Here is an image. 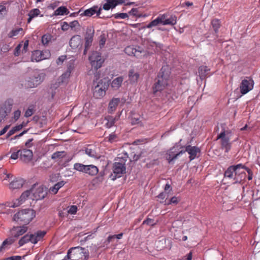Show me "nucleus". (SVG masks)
<instances>
[{"label": "nucleus", "instance_id": "nucleus-1", "mask_svg": "<svg viewBox=\"0 0 260 260\" xmlns=\"http://www.w3.org/2000/svg\"><path fill=\"white\" fill-rule=\"evenodd\" d=\"M128 157V154L125 152L119 154L118 156L115 159V161L112 167V173L110 175L111 180L114 181L126 173L125 164Z\"/></svg>", "mask_w": 260, "mask_h": 260}, {"label": "nucleus", "instance_id": "nucleus-2", "mask_svg": "<svg viewBox=\"0 0 260 260\" xmlns=\"http://www.w3.org/2000/svg\"><path fill=\"white\" fill-rule=\"evenodd\" d=\"M171 72L167 66H162L159 72L156 81L153 86L154 92L162 90L168 85Z\"/></svg>", "mask_w": 260, "mask_h": 260}, {"label": "nucleus", "instance_id": "nucleus-3", "mask_svg": "<svg viewBox=\"0 0 260 260\" xmlns=\"http://www.w3.org/2000/svg\"><path fill=\"white\" fill-rule=\"evenodd\" d=\"M36 216V212L32 209H25L15 213L13 220L19 224L26 226Z\"/></svg>", "mask_w": 260, "mask_h": 260}, {"label": "nucleus", "instance_id": "nucleus-4", "mask_svg": "<svg viewBox=\"0 0 260 260\" xmlns=\"http://www.w3.org/2000/svg\"><path fill=\"white\" fill-rule=\"evenodd\" d=\"M108 84L103 80L98 82H93V94L96 99H101L106 94V91L108 87Z\"/></svg>", "mask_w": 260, "mask_h": 260}, {"label": "nucleus", "instance_id": "nucleus-5", "mask_svg": "<svg viewBox=\"0 0 260 260\" xmlns=\"http://www.w3.org/2000/svg\"><path fill=\"white\" fill-rule=\"evenodd\" d=\"M72 260H87L89 257V252L85 248L80 246L72 247Z\"/></svg>", "mask_w": 260, "mask_h": 260}, {"label": "nucleus", "instance_id": "nucleus-6", "mask_svg": "<svg viewBox=\"0 0 260 260\" xmlns=\"http://www.w3.org/2000/svg\"><path fill=\"white\" fill-rule=\"evenodd\" d=\"M89 60L92 68L95 70L101 68L105 60L102 57L101 53L98 51H93L89 56Z\"/></svg>", "mask_w": 260, "mask_h": 260}, {"label": "nucleus", "instance_id": "nucleus-7", "mask_svg": "<svg viewBox=\"0 0 260 260\" xmlns=\"http://www.w3.org/2000/svg\"><path fill=\"white\" fill-rule=\"evenodd\" d=\"M224 124H222V132L217 136V140L220 139L221 148L224 150L225 152L228 153L231 149V143L230 142V138L225 136V129L223 127Z\"/></svg>", "mask_w": 260, "mask_h": 260}, {"label": "nucleus", "instance_id": "nucleus-8", "mask_svg": "<svg viewBox=\"0 0 260 260\" xmlns=\"http://www.w3.org/2000/svg\"><path fill=\"white\" fill-rule=\"evenodd\" d=\"M242 167L243 165L242 164L230 166L225 171L224 177L231 180L232 181V183L235 184L238 169H242Z\"/></svg>", "mask_w": 260, "mask_h": 260}, {"label": "nucleus", "instance_id": "nucleus-9", "mask_svg": "<svg viewBox=\"0 0 260 260\" xmlns=\"http://www.w3.org/2000/svg\"><path fill=\"white\" fill-rule=\"evenodd\" d=\"M254 81L250 77H246L240 84V90L242 94H245L253 88Z\"/></svg>", "mask_w": 260, "mask_h": 260}, {"label": "nucleus", "instance_id": "nucleus-10", "mask_svg": "<svg viewBox=\"0 0 260 260\" xmlns=\"http://www.w3.org/2000/svg\"><path fill=\"white\" fill-rule=\"evenodd\" d=\"M30 192L29 190L23 192L19 198L14 199L12 202H7L5 205L12 208H15L20 205L29 196Z\"/></svg>", "mask_w": 260, "mask_h": 260}, {"label": "nucleus", "instance_id": "nucleus-11", "mask_svg": "<svg viewBox=\"0 0 260 260\" xmlns=\"http://www.w3.org/2000/svg\"><path fill=\"white\" fill-rule=\"evenodd\" d=\"M32 192L34 197L33 200L38 201L44 199L48 193V190L46 187L41 185L32 189Z\"/></svg>", "mask_w": 260, "mask_h": 260}, {"label": "nucleus", "instance_id": "nucleus-12", "mask_svg": "<svg viewBox=\"0 0 260 260\" xmlns=\"http://www.w3.org/2000/svg\"><path fill=\"white\" fill-rule=\"evenodd\" d=\"M42 82L41 76L39 74H35L29 78L26 81L25 85L27 88H34Z\"/></svg>", "mask_w": 260, "mask_h": 260}, {"label": "nucleus", "instance_id": "nucleus-13", "mask_svg": "<svg viewBox=\"0 0 260 260\" xmlns=\"http://www.w3.org/2000/svg\"><path fill=\"white\" fill-rule=\"evenodd\" d=\"M182 139H180L179 142L176 143L175 145L171 148L166 153V159L169 164H171L173 161L175 160L177 158H174V156L178 152V148L179 147V143H180Z\"/></svg>", "mask_w": 260, "mask_h": 260}, {"label": "nucleus", "instance_id": "nucleus-14", "mask_svg": "<svg viewBox=\"0 0 260 260\" xmlns=\"http://www.w3.org/2000/svg\"><path fill=\"white\" fill-rule=\"evenodd\" d=\"M185 148H186V152L189 155V158L190 161H191L195 159L196 157H199L198 156V154L201 152L200 148L197 146H192L190 145H188L186 146Z\"/></svg>", "mask_w": 260, "mask_h": 260}, {"label": "nucleus", "instance_id": "nucleus-15", "mask_svg": "<svg viewBox=\"0 0 260 260\" xmlns=\"http://www.w3.org/2000/svg\"><path fill=\"white\" fill-rule=\"evenodd\" d=\"M28 230V227L22 225V226H13L11 230V235L14 238H18L23 235Z\"/></svg>", "mask_w": 260, "mask_h": 260}, {"label": "nucleus", "instance_id": "nucleus-16", "mask_svg": "<svg viewBox=\"0 0 260 260\" xmlns=\"http://www.w3.org/2000/svg\"><path fill=\"white\" fill-rule=\"evenodd\" d=\"M33 156L32 151L27 148L20 149V159L23 162H28L31 160Z\"/></svg>", "mask_w": 260, "mask_h": 260}, {"label": "nucleus", "instance_id": "nucleus-17", "mask_svg": "<svg viewBox=\"0 0 260 260\" xmlns=\"http://www.w3.org/2000/svg\"><path fill=\"white\" fill-rule=\"evenodd\" d=\"M210 71L209 69L207 66H201L199 68L198 73L199 76L201 80L205 79L208 76H210Z\"/></svg>", "mask_w": 260, "mask_h": 260}, {"label": "nucleus", "instance_id": "nucleus-18", "mask_svg": "<svg viewBox=\"0 0 260 260\" xmlns=\"http://www.w3.org/2000/svg\"><path fill=\"white\" fill-rule=\"evenodd\" d=\"M25 181L21 178H15L9 184L10 188L12 189H19L24 184Z\"/></svg>", "mask_w": 260, "mask_h": 260}, {"label": "nucleus", "instance_id": "nucleus-19", "mask_svg": "<svg viewBox=\"0 0 260 260\" xmlns=\"http://www.w3.org/2000/svg\"><path fill=\"white\" fill-rule=\"evenodd\" d=\"M46 234V231L40 230L37 231L34 234H31V236H32V243L34 244L37 243L38 242L43 239Z\"/></svg>", "mask_w": 260, "mask_h": 260}, {"label": "nucleus", "instance_id": "nucleus-20", "mask_svg": "<svg viewBox=\"0 0 260 260\" xmlns=\"http://www.w3.org/2000/svg\"><path fill=\"white\" fill-rule=\"evenodd\" d=\"M120 116V114L115 116L114 117L110 115L106 116L105 117V120L107 121V122L105 123V126L109 128L114 126L115 122L119 120Z\"/></svg>", "mask_w": 260, "mask_h": 260}, {"label": "nucleus", "instance_id": "nucleus-21", "mask_svg": "<svg viewBox=\"0 0 260 260\" xmlns=\"http://www.w3.org/2000/svg\"><path fill=\"white\" fill-rule=\"evenodd\" d=\"M128 80L131 84L137 83L140 77L138 72H136L134 69H131L128 71Z\"/></svg>", "mask_w": 260, "mask_h": 260}, {"label": "nucleus", "instance_id": "nucleus-22", "mask_svg": "<svg viewBox=\"0 0 260 260\" xmlns=\"http://www.w3.org/2000/svg\"><path fill=\"white\" fill-rule=\"evenodd\" d=\"M120 102L119 98H113L109 102L108 111L109 113L114 112Z\"/></svg>", "mask_w": 260, "mask_h": 260}, {"label": "nucleus", "instance_id": "nucleus-23", "mask_svg": "<svg viewBox=\"0 0 260 260\" xmlns=\"http://www.w3.org/2000/svg\"><path fill=\"white\" fill-rule=\"evenodd\" d=\"M86 168L84 173L90 176H95L99 172L98 167L93 165H86Z\"/></svg>", "mask_w": 260, "mask_h": 260}, {"label": "nucleus", "instance_id": "nucleus-24", "mask_svg": "<svg viewBox=\"0 0 260 260\" xmlns=\"http://www.w3.org/2000/svg\"><path fill=\"white\" fill-rule=\"evenodd\" d=\"M85 152L90 157L93 158H98L99 157L96 151V147L94 145H88L85 148Z\"/></svg>", "mask_w": 260, "mask_h": 260}, {"label": "nucleus", "instance_id": "nucleus-25", "mask_svg": "<svg viewBox=\"0 0 260 260\" xmlns=\"http://www.w3.org/2000/svg\"><path fill=\"white\" fill-rule=\"evenodd\" d=\"M13 105V101L11 99H9L5 102L4 104L0 107L3 109L7 115L11 111L12 106Z\"/></svg>", "mask_w": 260, "mask_h": 260}, {"label": "nucleus", "instance_id": "nucleus-26", "mask_svg": "<svg viewBox=\"0 0 260 260\" xmlns=\"http://www.w3.org/2000/svg\"><path fill=\"white\" fill-rule=\"evenodd\" d=\"M241 169H238L235 184L241 183L246 178V173L244 171H241Z\"/></svg>", "mask_w": 260, "mask_h": 260}, {"label": "nucleus", "instance_id": "nucleus-27", "mask_svg": "<svg viewBox=\"0 0 260 260\" xmlns=\"http://www.w3.org/2000/svg\"><path fill=\"white\" fill-rule=\"evenodd\" d=\"M42 51L35 50L32 53L31 60L39 62L43 59L48 58V57H41Z\"/></svg>", "mask_w": 260, "mask_h": 260}, {"label": "nucleus", "instance_id": "nucleus-28", "mask_svg": "<svg viewBox=\"0 0 260 260\" xmlns=\"http://www.w3.org/2000/svg\"><path fill=\"white\" fill-rule=\"evenodd\" d=\"M66 182L61 181L57 182L53 186L50 187L48 191L52 194H55L57 193L58 190L65 184Z\"/></svg>", "mask_w": 260, "mask_h": 260}, {"label": "nucleus", "instance_id": "nucleus-29", "mask_svg": "<svg viewBox=\"0 0 260 260\" xmlns=\"http://www.w3.org/2000/svg\"><path fill=\"white\" fill-rule=\"evenodd\" d=\"M123 81V78L122 76L118 77L114 79L111 83V87L114 90H117L121 86Z\"/></svg>", "mask_w": 260, "mask_h": 260}, {"label": "nucleus", "instance_id": "nucleus-30", "mask_svg": "<svg viewBox=\"0 0 260 260\" xmlns=\"http://www.w3.org/2000/svg\"><path fill=\"white\" fill-rule=\"evenodd\" d=\"M98 9V6H93L89 9L85 10L83 13L81 14L80 15L82 16H85L87 17H91L95 13L96 11Z\"/></svg>", "mask_w": 260, "mask_h": 260}, {"label": "nucleus", "instance_id": "nucleus-31", "mask_svg": "<svg viewBox=\"0 0 260 260\" xmlns=\"http://www.w3.org/2000/svg\"><path fill=\"white\" fill-rule=\"evenodd\" d=\"M32 236H31V234H27L23 236L18 242V244L20 246H22L25 244L30 242L32 243Z\"/></svg>", "mask_w": 260, "mask_h": 260}, {"label": "nucleus", "instance_id": "nucleus-32", "mask_svg": "<svg viewBox=\"0 0 260 260\" xmlns=\"http://www.w3.org/2000/svg\"><path fill=\"white\" fill-rule=\"evenodd\" d=\"M74 69V63L72 61H70L67 65V70L66 72L62 75L63 78H69L72 72Z\"/></svg>", "mask_w": 260, "mask_h": 260}, {"label": "nucleus", "instance_id": "nucleus-33", "mask_svg": "<svg viewBox=\"0 0 260 260\" xmlns=\"http://www.w3.org/2000/svg\"><path fill=\"white\" fill-rule=\"evenodd\" d=\"M25 126V124H24L23 123L15 126L7 133L6 138H9L11 136L14 134L16 132L21 130Z\"/></svg>", "mask_w": 260, "mask_h": 260}, {"label": "nucleus", "instance_id": "nucleus-34", "mask_svg": "<svg viewBox=\"0 0 260 260\" xmlns=\"http://www.w3.org/2000/svg\"><path fill=\"white\" fill-rule=\"evenodd\" d=\"M159 24H161L160 19H159L158 17L154 20L151 21L148 24L146 25H143L141 26L139 29L140 30L141 29H145V28H150L153 26H156L158 25Z\"/></svg>", "mask_w": 260, "mask_h": 260}, {"label": "nucleus", "instance_id": "nucleus-35", "mask_svg": "<svg viewBox=\"0 0 260 260\" xmlns=\"http://www.w3.org/2000/svg\"><path fill=\"white\" fill-rule=\"evenodd\" d=\"M94 29L93 26L87 27L86 30L84 39H93Z\"/></svg>", "mask_w": 260, "mask_h": 260}, {"label": "nucleus", "instance_id": "nucleus-36", "mask_svg": "<svg viewBox=\"0 0 260 260\" xmlns=\"http://www.w3.org/2000/svg\"><path fill=\"white\" fill-rule=\"evenodd\" d=\"M211 24L215 32L217 34L221 26V22L220 20L217 18L213 19L211 21Z\"/></svg>", "mask_w": 260, "mask_h": 260}, {"label": "nucleus", "instance_id": "nucleus-37", "mask_svg": "<svg viewBox=\"0 0 260 260\" xmlns=\"http://www.w3.org/2000/svg\"><path fill=\"white\" fill-rule=\"evenodd\" d=\"M69 13L68 9L64 6L59 7L54 11L55 15H67Z\"/></svg>", "mask_w": 260, "mask_h": 260}, {"label": "nucleus", "instance_id": "nucleus-38", "mask_svg": "<svg viewBox=\"0 0 260 260\" xmlns=\"http://www.w3.org/2000/svg\"><path fill=\"white\" fill-rule=\"evenodd\" d=\"M177 23V17L175 15H171L169 18H167L164 22V25H174Z\"/></svg>", "mask_w": 260, "mask_h": 260}, {"label": "nucleus", "instance_id": "nucleus-39", "mask_svg": "<svg viewBox=\"0 0 260 260\" xmlns=\"http://www.w3.org/2000/svg\"><path fill=\"white\" fill-rule=\"evenodd\" d=\"M105 141L113 143L118 141V137L115 132L112 133L109 136L105 138Z\"/></svg>", "mask_w": 260, "mask_h": 260}, {"label": "nucleus", "instance_id": "nucleus-40", "mask_svg": "<svg viewBox=\"0 0 260 260\" xmlns=\"http://www.w3.org/2000/svg\"><path fill=\"white\" fill-rule=\"evenodd\" d=\"M106 3L103 5V9L105 10H109L110 9H114L115 6L113 0H105Z\"/></svg>", "mask_w": 260, "mask_h": 260}, {"label": "nucleus", "instance_id": "nucleus-41", "mask_svg": "<svg viewBox=\"0 0 260 260\" xmlns=\"http://www.w3.org/2000/svg\"><path fill=\"white\" fill-rule=\"evenodd\" d=\"M52 38V35L49 34H46L44 35L42 37V39H41L42 43L44 46L48 45L49 43L50 42H51Z\"/></svg>", "mask_w": 260, "mask_h": 260}, {"label": "nucleus", "instance_id": "nucleus-42", "mask_svg": "<svg viewBox=\"0 0 260 260\" xmlns=\"http://www.w3.org/2000/svg\"><path fill=\"white\" fill-rule=\"evenodd\" d=\"M125 52L128 55L136 56L137 52H140L133 46H127L125 48Z\"/></svg>", "mask_w": 260, "mask_h": 260}, {"label": "nucleus", "instance_id": "nucleus-43", "mask_svg": "<svg viewBox=\"0 0 260 260\" xmlns=\"http://www.w3.org/2000/svg\"><path fill=\"white\" fill-rule=\"evenodd\" d=\"M14 240L12 238H7L2 243V245L0 246V252H2L4 249H5V247L7 245H11Z\"/></svg>", "mask_w": 260, "mask_h": 260}, {"label": "nucleus", "instance_id": "nucleus-44", "mask_svg": "<svg viewBox=\"0 0 260 260\" xmlns=\"http://www.w3.org/2000/svg\"><path fill=\"white\" fill-rule=\"evenodd\" d=\"M66 154V153L64 151H57L52 154L51 158L53 159L62 158Z\"/></svg>", "mask_w": 260, "mask_h": 260}, {"label": "nucleus", "instance_id": "nucleus-45", "mask_svg": "<svg viewBox=\"0 0 260 260\" xmlns=\"http://www.w3.org/2000/svg\"><path fill=\"white\" fill-rule=\"evenodd\" d=\"M86 165L80 163H75L74 165V169L78 171L84 173Z\"/></svg>", "mask_w": 260, "mask_h": 260}, {"label": "nucleus", "instance_id": "nucleus-46", "mask_svg": "<svg viewBox=\"0 0 260 260\" xmlns=\"http://www.w3.org/2000/svg\"><path fill=\"white\" fill-rule=\"evenodd\" d=\"M93 40V39H85V42L84 45V49L83 51L84 55L86 54L87 50L89 49V48L92 45Z\"/></svg>", "mask_w": 260, "mask_h": 260}, {"label": "nucleus", "instance_id": "nucleus-47", "mask_svg": "<svg viewBox=\"0 0 260 260\" xmlns=\"http://www.w3.org/2000/svg\"><path fill=\"white\" fill-rule=\"evenodd\" d=\"M111 16L114 17L115 19H125L128 17V14L125 13H118L113 14Z\"/></svg>", "mask_w": 260, "mask_h": 260}, {"label": "nucleus", "instance_id": "nucleus-48", "mask_svg": "<svg viewBox=\"0 0 260 260\" xmlns=\"http://www.w3.org/2000/svg\"><path fill=\"white\" fill-rule=\"evenodd\" d=\"M128 14L138 18H140L142 16V15L139 13L138 8L132 9V10L128 12Z\"/></svg>", "mask_w": 260, "mask_h": 260}, {"label": "nucleus", "instance_id": "nucleus-49", "mask_svg": "<svg viewBox=\"0 0 260 260\" xmlns=\"http://www.w3.org/2000/svg\"><path fill=\"white\" fill-rule=\"evenodd\" d=\"M180 201V199H178V198L176 196H174L171 198L168 202H166L165 204L167 205H170L171 204L177 205Z\"/></svg>", "mask_w": 260, "mask_h": 260}, {"label": "nucleus", "instance_id": "nucleus-50", "mask_svg": "<svg viewBox=\"0 0 260 260\" xmlns=\"http://www.w3.org/2000/svg\"><path fill=\"white\" fill-rule=\"evenodd\" d=\"M22 28H18L12 30L8 35L10 38H12L14 36H17L20 31H22Z\"/></svg>", "mask_w": 260, "mask_h": 260}, {"label": "nucleus", "instance_id": "nucleus-51", "mask_svg": "<svg viewBox=\"0 0 260 260\" xmlns=\"http://www.w3.org/2000/svg\"><path fill=\"white\" fill-rule=\"evenodd\" d=\"M40 13V11L39 9H34L31 10L29 13L28 16H30L31 18H34L38 16Z\"/></svg>", "mask_w": 260, "mask_h": 260}, {"label": "nucleus", "instance_id": "nucleus-52", "mask_svg": "<svg viewBox=\"0 0 260 260\" xmlns=\"http://www.w3.org/2000/svg\"><path fill=\"white\" fill-rule=\"evenodd\" d=\"M179 147L178 148V152L177 154H176V155L174 156V158H177L178 156H179V155H180L181 154H182L183 153H184L185 152H186V148H185V149H182L181 150H180V149H182V148H185V146H181L180 145V143H179Z\"/></svg>", "mask_w": 260, "mask_h": 260}, {"label": "nucleus", "instance_id": "nucleus-53", "mask_svg": "<svg viewBox=\"0 0 260 260\" xmlns=\"http://www.w3.org/2000/svg\"><path fill=\"white\" fill-rule=\"evenodd\" d=\"M242 169L246 170L248 174V180H251L252 179V172L251 170L243 165Z\"/></svg>", "mask_w": 260, "mask_h": 260}, {"label": "nucleus", "instance_id": "nucleus-54", "mask_svg": "<svg viewBox=\"0 0 260 260\" xmlns=\"http://www.w3.org/2000/svg\"><path fill=\"white\" fill-rule=\"evenodd\" d=\"M143 224H147L151 226H153L155 225V223L154 222V219L147 218L146 219L143 221Z\"/></svg>", "mask_w": 260, "mask_h": 260}, {"label": "nucleus", "instance_id": "nucleus-55", "mask_svg": "<svg viewBox=\"0 0 260 260\" xmlns=\"http://www.w3.org/2000/svg\"><path fill=\"white\" fill-rule=\"evenodd\" d=\"M21 47H22L21 44H19L15 48V50H14V55L15 56H18L20 55Z\"/></svg>", "mask_w": 260, "mask_h": 260}, {"label": "nucleus", "instance_id": "nucleus-56", "mask_svg": "<svg viewBox=\"0 0 260 260\" xmlns=\"http://www.w3.org/2000/svg\"><path fill=\"white\" fill-rule=\"evenodd\" d=\"M106 39L104 35H102L100 36V46L101 48H103L106 43Z\"/></svg>", "mask_w": 260, "mask_h": 260}, {"label": "nucleus", "instance_id": "nucleus-57", "mask_svg": "<svg viewBox=\"0 0 260 260\" xmlns=\"http://www.w3.org/2000/svg\"><path fill=\"white\" fill-rule=\"evenodd\" d=\"M67 59L66 55H61L56 60V63L58 65L61 64L62 62Z\"/></svg>", "mask_w": 260, "mask_h": 260}, {"label": "nucleus", "instance_id": "nucleus-58", "mask_svg": "<svg viewBox=\"0 0 260 260\" xmlns=\"http://www.w3.org/2000/svg\"><path fill=\"white\" fill-rule=\"evenodd\" d=\"M77 207L75 205H72L70 207L69 210H68V213L75 214L77 213Z\"/></svg>", "mask_w": 260, "mask_h": 260}, {"label": "nucleus", "instance_id": "nucleus-59", "mask_svg": "<svg viewBox=\"0 0 260 260\" xmlns=\"http://www.w3.org/2000/svg\"><path fill=\"white\" fill-rule=\"evenodd\" d=\"M18 157L20 158V149L16 152H13L11 155V158L13 159H16Z\"/></svg>", "mask_w": 260, "mask_h": 260}, {"label": "nucleus", "instance_id": "nucleus-60", "mask_svg": "<svg viewBox=\"0 0 260 260\" xmlns=\"http://www.w3.org/2000/svg\"><path fill=\"white\" fill-rule=\"evenodd\" d=\"M7 116L6 112L4 111L3 109L0 108V122L5 119Z\"/></svg>", "mask_w": 260, "mask_h": 260}, {"label": "nucleus", "instance_id": "nucleus-61", "mask_svg": "<svg viewBox=\"0 0 260 260\" xmlns=\"http://www.w3.org/2000/svg\"><path fill=\"white\" fill-rule=\"evenodd\" d=\"M28 44H29L28 40H26L24 42V44H23V49L22 50V53H26L27 51V50H28Z\"/></svg>", "mask_w": 260, "mask_h": 260}, {"label": "nucleus", "instance_id": "nucleus-62", "mask_svg": "<svg viewBox=\"0 0 260 260\" xmlns=\"http://www.w3.org/2000/svg\"><path fill=\"white\" fill-rule=\"evenodd\" d=\"M167 17H168V14H167L159 15L158 16V19H160L161 24L164 25V22L165 21V20H166Z\"/></svg>", "mask_w": 260, "mask_h": 260}, {"label": "nucleus", "instance_id": "nucleus-63", "mask_svg": "<svg viewBox=\"0 0 260 260\" xmlns=\"http://www.w3.org/2000/svg\"><path fill=\"white\" fill-rule=\"evenodd\" d=\"M10 49V46L7 44H4L3 45V46L1 47V51L6 53L9 51Z\"/></svg>", "mask_w": 260, "mask_h": 260}, {"label": "nucleus", "instance_id": "nucleus-64", "mask_svg": "<svg viewBox=\"0 0 260 260\" xmlns=\"http://www.w3.org/2000/svg\"><path fill=\"white\" fill-rule=\"evenodd\" d=\"M5 260H21V256L19 255L12 256L7 257Z\"/></svg>", "mask_w": 260, "mask_h": 260}]
</instances>
